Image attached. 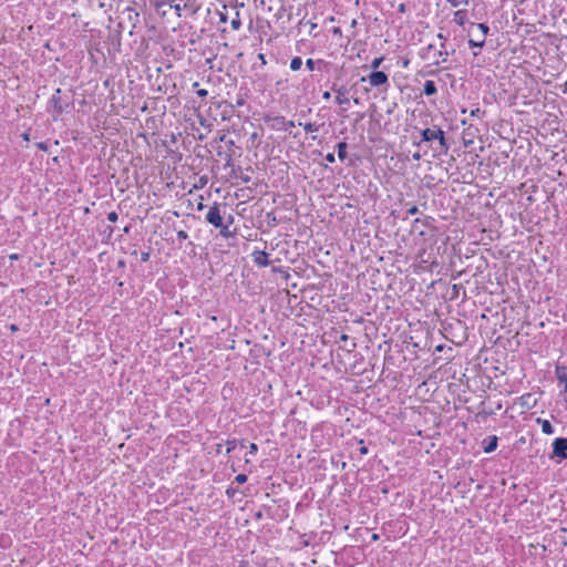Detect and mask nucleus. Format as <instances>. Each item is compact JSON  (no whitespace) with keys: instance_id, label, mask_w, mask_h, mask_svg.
Listing matches in <instances>:
<instances>
[{"instance_id":"1","label":"nucleus","mask_w":567,"mask_h":567,"mask_svg":"<svg viewBox=\"0 0 567 567\" xmlns=\"http://www.w3.org/2000/svg\"><path fill=\"white\" fill-rule=\"evenodd\" d=\"M421 141L419 143H415L416 145H420L421 142H434L437 141V147H434V151L439 154H446L450 148V144L447 143L445 138V132L441 130L437 125H433L432 127H427L424 130H421Z\"/></svg>"},{"instance_id":"2","label":"nucleus","mask_w":567,"mask_h":567,"mask_svg":"<svg viewBox=\"0 0 567 567\" xmlns=\"http://www.w3.org/2000/svg\"><path fill=\"white\" fill-rule=\"evenodd\" d=\"M361 82H369L372 87L381 89L383 92L390 87L389 76L383 71H372L367 76H362Z\"/></svg>"},{"instance_id":"3","label":"nucleus","mask_w":567,"mask_h":567,"mask_svg":"<svg viewBox=\"0 0 567 567\" xmlns=\"http://www.w3.org/2000/svg\"><path fill=\"white\" fill-rule=\"evenodd\" d=\"M206 221L213 225L215 228L221 227L224 224L221 214H220V205L215 202L208 209L206 214Z\"/></svg>"},{"instance_id":"4","label":"nucleus","mask_w":567,"mask_h":567,"mask_svg":"<svg viewBox=\"0 0 567 567\" xmlns=\"http://www.w3.org/2000/svg\"><path fill=\"white\" fill-rule=\"evenodd\" d=\"M559 457L561 460H567V439L566 437H557L553 442V453L550 458Z\"/></svg>"},{"instance_id":"5","label":"nucleus","mask_w":567,"mask_h":567,"mask_svg":"<svg viewBox=\"0 0 567 567\" xmlns=\"http://www.w3.org/2000/svg\"><path fill=\"white\" fill-rule=\"evenodd\" d=\"M254 262L258 267H267L270 264V260L268 259V254L264 250H255L252 254Z\"/></svg>"},{"instance_id":"6","label":"nucleus","mask_w":567,"mask_h":567,"mask_svg":"<svg viewBox=\"0 0 567 567\" xmlns=\"http://www.w3.org/2000/svg\"><path fill=\"white\" fill-rule=\"evenodd\" d=\"M265 121L270 123L274 130H286V118L284 116H266Z\"/></svg>"},{"instance_id":"7","label":"nucleus","mask_w":567,"mask_h":567,"mask_svg":"<svg viewBox=\"0 0 567 567\" xmlns=\"http://www.w3.org/2000/svg\"><path fill=\"white\" fill-rule=\"evenodd\" d=\"M331 89H332L333 92L337 93L336 102L339 105H343V104H348L349 103V99L346 96L347 89L344 86L337 87V85L333 84Z\"/></svg>"},{"instance_id":"8","label":"nucleus","mask_w":567,"mask_h":567,"mask_svg":"<svg viewBox=\"0 0 567 567\" xmlns=\"http://www.w3.org/2000/svg\"><path fill=\"white\" fill-rule=\"evenodd\" d=\"M60 93H61V89H58L50 100L51 104L53 105L54 111L58 114H62L65 109V106L62 103V100L60 97Z\"/></svg>"},{"instance_id":"9","label":"nucleus","mask_w":567,"mask_h":567,"mask_svg":"<svg viewBox=\"0 0 567 567\" xmlns=\"http://www.w3.org/2000/svg\"><path fill=\"white\" fill-rule=\"evenodd\" d=\"M555 375L560 383L565 384L563 393H567V367L557 364Z\"/></svg>"},{"instance_id":"10","label":"nucleus","mask_w":567,"mask_h":567,"mask_svg":"<svg viewBox=\"0 0 567 567\" xmlns=\"http://www.w3.org/2000/svg\"><path fill=\"white\" fill-rule=\"evenodd\" d=\"M126 11L130 12L128 20L132 22V30L130 31V34L132 35L138 22L140 13L134 11V9L130 7L126 9Z\"/></svg>"},{"instance_id":"11","label":"nucleus","mask_w":567,"mask_h":567,"mask_svg":"<svg viewBox=\"0 0 567 567\" xmlns=\"http://www.w3.org/2000/svg\"><path fill=\"white\" fill-rule=\"evenodd\" d=\"M423 92L427 96L436 94L437 87L435 85V82L432 80L425 81Z\"/></svg>"},{"instance_id":"12","label":"nucleus","mask_w":567,"mask_h":567,"mask_svg":"<svg viewBox=\"0 0 567 567\" xmlns=\"http://www.w3.org/2000/svg\"><path fill=\"white\" fill-rule=\"evenodd\" d=\"M537 423L542 425L543 433L548 435L554 433V426L548 420L537 419Z\"/></svg>"},{"instance_id":"13","label":"nucleus","mask_w":567,"mask_h":567,"mask_svg":"<svg viewBox=\"0 0 567 567\" xmlns=\"http://www.w3.org/2000/svg\"><path fill=\"white\" fill-rule=\"evenodd\" d=\"M347 148L348 144L344 141L339 142L337 144L338 157L341 162H343L347 158Z\"/></svg>"},{"instance_id":"14","label":"nucleus","mask_w":567,"mask_h":567,"mask_svg":"<svg viewBox=\"0 0 567 567\" xmlns=\"http://www.w3.org/2000/svg\"><path fill=\"white\" fill-rule=\"evenodd\" d=\"M454 21L463 27L465 24V21H466V10H457L455 11L454 13Z\"/></svg>"},{"instance_id":"15","label":"nucleus","mask_w":567,"mask_h":567,"mask_svg":"<svg viewBox=\"0 0 567 567\" xmlns=\"http://www.w3.org/2000/svg\"><path fill=\"white\" fill-rule=\"evenodd\" d=\"M444 48H445V43L442 42L441 43V49H444ZM437 56L441 58V60H436L434 62V65H440L441 63L446 62L447 56H449L447 50H440V51H437Z\"/></svg>"},{"instance_id":"16","label":"nucleus","mask_w":567,"mask_h":567,"mask_svg":"<svg viewBox=\"0 0 567 567\" xmlns=\"http://www.w3.org/2000/svg\"><path fill=\"white\" fill-rule=\"evenodd\" d=\"M488 440H489L488 444L486 446H484L485 453H492L497 447V436H495V435L488 436Z\"/></svg>"},{"instance_id":"17","label":"nucleus","mask_w":567,"mask_h":567,"mask_svg":"<svg viewBox=\"0 0 567 567\" xmlns=\"http://www.w3.org/2000/svg\"><path fill=\"white\" fill-rule=\"evenodd\" d=\"M233 175H234L235 177H239L244 183H249V182H250V176H248V175H244V174L241 173V167H239V166H238V167H236V168H235V167H233Z\"/></svg>"},{"instance_id":"18","label":"nucleus","mask_w":567,"mask_h":567,"mask_svg":"<svg viewBox=\"0 0 567 567\" xmlns=\"http://www.w3.org/2000/svg\"><path fill=\"white\" fill-rule=\"evenodd\" d=\"M316 64L324 65V66H326V65H328V62H326V61H323V60L315 61V60H312V59H308V60L306 61V66H307L309 70H311V71H313V70H315Z\"/></svg>"},{"instance_id":"19","label":"nucleus","mask_w":567,"mask_h":567,"mask_svg":"<svg viewBox=\"0 0 567 567\" xmlns=\"http://www.w3.org/2000/svg\"><path fill=\"white\" fill-rule=\"evenodd\" d=\"M302 66V59L300 56H295L290 61V69L292 71H298Z\"/></svg>"},{"instance_id":"20","label":"nucleus","mask_w":567,"mask_h":567,"mask_svg":"<svg viewBox=\"0 0 567 567\" xmlns=\"http://www.w3.org/2000/svg\"><path fill=\"white\" fill-rule=\"evenodd\" d=\"M485 44V39L484 37H480L478 40H473V39H470L468 40V45L470 48H478V49H482Z\"/></svg>"},{"instance_id":"21","label":"nucleus","mask_w":567,"mask_h":567,"mask_svg":"<svg viewBox=\"0 0 567 567\" xmlns=\"http://www.w3.org/2000/svg\"><path fill=\"white\" fill-rule=\"evenodd\" d=\"M219 229V235L224 238H230L234 236V231L229 230L228 225H224L221 227H217Z\"/></svg>"},{"instance_id":"22","label":"nucleus","mask_w":567,"mask_h":567,"mask_svg":"<svg viewBox=\"0 0 567 567\" xmlns=\"http://www.w3.org/2000/svg\"><path fill=\"white\" fill-rule=\"evenodd\" d=\"M299 125L303 126L305 131L308 132V133H313V132H317L319 130V125L316 124V123H306V124H302V123H299Z\"/></svg>"},{"instance_id":"23","label":"nucleus","mask_w":567,"mask_h":567,"mask_svg":"<svg viewBox=\"0 0 567 567\" xmlns=\"http://www.w3.org/2000/svg\"><path fill=\"white\" fill-rule=\"evenodd\" d=\"M383 60H384L383 56L374 58L370 64V68L372 69V71H379L378 69L380 68Z\"/></svg>"},{"instance_id":"24","label":"nucleus","mask_w":567,"mask_h":567,"mask_svg":"<svg viewBox=\"0 0 567 567\" xmlns=\"http://www.w3.org/2000/svg\"><path fill=\"white\" fill-rule=\"evenodd\" d=\"M237 442L236 440H227L226 441V453L230 454L236 449Z\"/></svg>"},{"instance_id":"25","label":"nucleus","mask_w":567,"mask_h":567,"mask_svg":"<svg viewBox=\"0 0 567 567\" xmlns=\"http://www.w3.org/2000/svg\"><path fill=\"white\" fill-rule=\"evenodd\" d=\"M477 28L481 31V37H484V39H485L487 33H488V31H489L488 25L486 23H478Z\"/></svg>"},{"instance_id":"26","label":"nucleus","mask_w":567,"mask_h":567,"mask_svg":"<svg viewBox=\"0 0 567 567\" xmlns=\"http://www.w3.org/2000/svg\"><path fill=\"white\" fill-rule=\"evenodd\" d=\"M452 7H458L461 4H467L468 0H446Z\"/></svg>"},{"instance_id":"27","label":"nucleus","mask_w":567,"mask_h":567,"mask_svg":"<svg viewBox=\"0 0 567 567\" xmlns=\"http://www.w3.org/2000/svg\"><path fill=\"white\" fill-rule=\"evenodd\" d=\"M176 236L179 241L186 240L188 238V235L185 230H178Z\"/></svg>"},{"instance_id":"28","label":"nucleus","mask_w":567,"mask_h":567,"mask_svg":"<svg viewBox=\"0 0 567 567\" xmlns=\"http://www.w3.org/2000/svg\"><path fill=\"white\" fill-rule=\"evenodd\" d=\"M107 219H109L111 223H115V221H117V219H118V215H117V213H116V212H110V213L107 214Z\"/></svg>"},{"instance_id":"29","label":"nucleus","mask_w":567,"mask_h":567,"mask_svg":"<svg viewBox=\"0 0 567 567\" xmlns=\"http://www.w3.org/2000/svg\"><path fill=\"white\" fill-rule=\"evenodd\" d=\"M235 481L238 483V484H244L247 482V475L246 474H238L236 477H235Z\"/></svg>"},{"instance_id":"30","label":"nucleus","mask_w":567,"mask_h":567,"mask_svg":"<svg viewBox=\"0 0 567 567\" xmlns=\"http://www.w3.org/2000/svg\"><path fill=\"white\" fill-rule=\"evenodd\" d=\"M236 14L238 16V12ZM240 25H241V22L238 17L231 21V28L234 30H238L240 28Z\"/></svg>"},{"instance_id":"31","label":"nucleus","mask_w":567,"mask_h":567,"mask_svg":"<svg viewBox=\"0 0 567 567\" xmlns=\"http://www.w3.org/2000/svg\"><path fill=\"white\" fill-rule=\"evenodd\" d=\"M248 449H249L248 453L251 454V455L256 454L257 451H258V446H257L256 443H250Z\"/></svg>"},{"instance_id":"32","label":"nucleus","mask_w":567,"mask_h":567,"mask_svg":"<svg viewBox=\"0 0 567 567\" xmlns=\"http://www.w3.org/2000/svg\"><path fill=\"white\" fill-rule=\"evenodd\" d=\"M150 257H151V254H150L148 251H142V254H141V260H142L143 262L148 261V260H150Z\"/></svg>"},{"instance_id":"33","label":"nucleus","mask_w":567,"mask_h":567,"mask_svg":"<svg viewBox=\"0 0 567 567\" xmlns=\"http://www.w3.org/2000/svg\"><path fill=\"white\" fill-rule=\"evenodd\" d=\"M35 145H37V147H38L39 150H41V151H44V152H47V151H48V144H47L45 142H39V143H37Z\"/></svg>"},{"instance_id":"34","label":"nucleus","mask_w":567,"mask_h":567,"mask_svg":"<svg viewBox=\"0 0 567 567\" xmlns=\"http://www.w3.org/2000/svg\"><path fill=\"white\" fill-rule=\"evenodd\" d=\"M326 161H327L328 163H331V164H332V163H334V162H336V156H334V154H333V153H328V154L326 155Z\"/></svg>"},{"instance_id":"35","label":"nucleus","mask_w":567,"mask_h":567,"mask_svg":"<svg viewBox=\"0 0 567 567\" xmlns=\"http://www.w3.org/2000/svg\"><path fill=\"white\" fill-rule=\"evenodd\" d=\"M485 112L481 111L480 107H476L471 111V116H480L481 114H484Z\"/></svg>"},{"instance_id":"36","label":"nucleus","mask_w":567,"mask_h":567,"mask_svg":"<svg viewBox=\"0 0 567 567\" xmlns=\"http://www.w3.org/2000/svg\"><path fill=\"white\" fill-rule=\"evenodd\" d=\"M197 95L199 97H206L208 95V91L205 89H199V90H197Z\"/></svg>"},{"instance_id":"37","label":"nucleus","mask_w":567,"mask_h":567,"mask_svg":"<svg viewBox=\"0 0 567 567\" xmlns=\"http://www.w3.org/2000/svg\"><path fill=\"white\" fill-rule=\"evenodd\" d=\"M417 213H419V208H417V206H415V205H413L412 207H410V208L408 209V214H409V215H415V214H417Z\"/></svg>"},{"instance_id":"38","label":"nucleus","mask_w":567,"mask_h":567,"mask_svg":"<svg viewBox=\"0 0 567 567\" xmlns=\"http://www.w3.org/2000/svg\"><path fill=\"white\" fill-rule=\"evenodd\" d=\"M399 12L404 13L406 11V4L400 3L398 7Z\"/></svg>"},{"instance_id":"39","label":"nucleus","mask_w":567,"mask_h":567,"mask_svg":"<svg viewBox=\"0 0 567 567\" xmlns=\"http://www.w3.org/2000/svg\"><path fill=\"white\" fill-rule=\"evenodd\" d=\"M359 452L360 454L362 455H367L369 453V450L367 446L362 445L360 449H359Z\"/></svg>"},{"instance_id":"40","label":"nucleus","mask_w":567,"mask_h":567,"mask_svg":"<svg viewBox=\"0 0 567 567\" xmlns=\"http://www.w3.org/2000/svg\"><path fill=\"white\" fill-rule=\"evenodd\" d=\"M245 104V99L244 97H238L237 101H236V106H243Z\"/></svg>"},{"instance_id":"41","label":"nucleus","mask_w":567,"mask_h":567,"mask_svg":"<svg viewBox=\"0 0 567 567\" xmlns=\"http://www.w3.org/2000/svg\"><path fill=\"white\" fill-rule=\"evenodd\" d=\"M230 166H233V159H231V155H228L225 167H230Z\"/></svg>"},{"instance_id":"42","label":"nucleus","mask_w":567,"mask_h":567,"mask_svg":"<svg viewBox=\"0 0 567 567\" xmlns=\"http://www.w3.org/2000/svg\"><path fill=\"white\" fill-rule=\"evenodd\" d=\"M171 7L174 8V10L177 12L178 16H181L182 8L179 4H175V6L171 4Z\"/></svg>"},{"instance_id":"43","label":"nucleus","mask_w":567,"mask_h":567,"mask_svg":"<svg viewBox=\"0 0 567 567\" xmlns=\"http://www.w3.org/2000/svg\"><path fill=\"white\" fill-rule=\"evenodd\" d=\"M322 97H323L324 100H327V101H328V100H330V97H331L330 92H329V91L323 92Z\"/></svg>"},{"instance_id":"44","label":"nucleus","mask_w":567,"mask_h":567,"mask_svg":"<svg viewBox=\"0 0 567 567\" xmlns=\"http://www.w3.org/2000/svg\"><path fill=\"white\" fill-rule=\"evenodd\" d=\"M295 126V122L293 121H287L286 120V130L289 128V127H293Z\"/></svg>"},{"instance_id":"45","label":"nucleus","mask_w":567,"mask_h":567,"mask_svg":"<svg viewBox=\"0 0 567 567\" xmlns=\"http://www.w3.org/2000/svg\"><path fill=\"white\" fill-rule=\"evenodd\" d=\"M258 59L262 62V64H266V58H265V54L260 53L258 54Z\"/></svg>"},{"instance_id":"46","label":"nucleus","mask_w":567,"mask_h":567,"mask_svg":"<svg viewBox=\"0 0 567 567\" xmlns=\"http://www.w3.org/2000/svg\"><path fill=\"white\" fill-rule=\"evenodd\" d=\"M348 339H349L348 334H341L340 336V341L346 342V341H348Z\"/></svg>"},{"instance_id":"47","label":"nucleus","mask_w":567,"mask_h":567,"mask_svg":"<svg viewBox=\"0 0 567 567\" xmlns=\"http://www.w3.org/2000/svg\"><path fill=\"white\" fill-rule=\"evenodd\" d=\"M22 137H23L24 141H29L30 140L29 133H23Z\"/></svg>"},{"instance_id":"48","label":"nucleus","mask_w":567,"mask_h":567,"mask_svg":"<svg viewBox=\"0 0 567 567\" xmlns=\"http://www.w3.org/2000/svg\"><path fill=\"white\" fill-rule=\"evenodd\" d=\"M421 158V155L419 153L413 154V159L419 161Z\"/></svg>"},{"instance_id":"49","label":"nucleus","mask_w":567,"mask_h":567,"mask_svg":"<svg viewBox=\"0 0 567 567\" xmlns=\"http://www.w3.org/2000/svg\"><path fill=\"white\" fill-rule=\"evenodd\" d=\"M453 292H454V295H457V293H458L457 285H453Z\"/></svg>"},{"instance_id":"50","label":"nucleus","mask_w":567,"mask_h":567,"mask_svg":"<svg viewBox=\"0 0 567 567\" xmlns=\"http://www.w3.org/2000/svg\"><path fill=\"white\" fill-rule=\"evenodd\" d=\"M234 493H235V489H233L231 487H229V488L227 489V494H228V495H231V494H234Z\"/></svg>"},{"instance_id":"51","label":"nucleus","mask_w":567,"mask_h":567,"mask_svg":"<svg viewBox=\"0 0 567 567\" xmlns=\"http://www.w3.org/2000/svg\"><path fill=\"white\" fill-rule=\"evenodd\" d=\"M437 38H439V39H441V40H443V42H444V41H445V39H446L442 33H439V34H437Z\"/></svg>"},{"instance_id":"52","label":"nucleus","mask_w":567,"mask_h":567,"mask_svg":"<svg viewBox=\"0 0 567 567\" xmlns=\"http://www.w3.org/2000/svg\"><path fill=\"white\" fill-rule=\"evenodd\" d=\"M227 144H228L229 146H234V145H235V143H234V141H233V140H229V141L227 142Z\"/></svg>"},{"instance_id":"53","label":"nucleus","mask_w":567,"mask_h":567,"mask_svg":"<svg viewBox=\"0 0 567 567\" xmlns=\"http://www.w3.org/2000/svg\"><path fill=\"white\" fill-rule=\"evenodd\" d=\"M130 228H131L130 226H126V227L123 229V231H124L125 234H127V233L130 231Z\"/></svg>"},{"instance_id":"54","label":"nucleus","mask_w":567,"mask_h":567,"mask_svg":"<svg viewBox=\"0 0 567 567\" xmlns=\"http://www.w3.org/2000/svg\"><path fill=\"white\" fill-rule=\"evenodd\" d=\"M197 208H198V210H200V209H203V208H204V205L200 203V204H198V207H197Z\"/></svg>"},{"instance_id":"55","label":"nucleus","mask_w":567,"mask_h":567,"mask_svg":"<svg viewBox=\"0 0 567 567\" xmlns=\"http://www.w3.org/2000/svg\"><path fill=\"white\" fill-rule=\"evenodd\" d=\"M378 538H379V536H378L377 534H373V535H372V539H374V540H375V539H378Z\"/></svg>"},{"instance_id":"56","label":"nucleus","mask_w":567,"mask_h":567,"mask_svg":"<svg viewBox=\"0 0 567 567\" xmlns=\"http://www.w3.org/2000/svg\"><path fill=\"white\" fill-rule=\"evenodd\" d=\"M454 52H455V50H454V49H453L452 51H451V50H447L449 55H450V54H453Z\"/></svg>"},{"instance_id":"57","label":"nucleus","mask_w":567,"mask_h":567,"mask_svg":"<svg viewBox=\"0 0 567 567\" xmlns=\"http://www.w3.org/2000/svg\"><path fill=\"white\" fill-rule=\"evenodd\" d=\"M198 85H199V84H198V82H195V83L193 84L194 89H197V86H198Z\"/></svg>"},{"instance_id":"58","label":"nucleus","mask_w":567,"mask_h":567,"mask_svg":"<svg viewBox=\"0 0 567 567\" xmlns=\"http://www.w3.org/2000/svg\"><path fill=\"white\" fill-rule=\"evenodd\" d=\"M233 220H234V217L230 215V216H229V224H231V223H233Z\"/></svg>"},{"instance_id":"59","label":"nucleus","mask_w":567,"mask_h":567,"mask_svg":"<svg viewBox=\"0 0 567 567\" xmlns=\"http://www.w3.org/2000/svg\"><path fill=\"white\" fill-rule=\"evenodd\" d=\"M220 20H221L223 22H226V18H225L223 14H221Z\"/></svg>"},{"instance_id":"60","label":"nucleus","mask_w":567,"mask_h":567,"mask_svg":"<svg viewBox=\"0 0 567 567\" xmlns=\"http://www.w3.org/2000/svg\"><path fill=\"white\" fill-rule=\"evenodd\" d=\"M432 49H433V44H429L427 50H432Z\"/></svg>"},{"instance_id":"61","label":"nucleus","mask_w":567,"mask_h":567,"mask_svg":"<svg viewBox=\"0 0 567 567\" xmlns=\"http://www.w3.org/2000/svg\"><path fill=\"white\" fill-rule=\"evenodd\" d=\"M353 101H354L355 104H359V99L358 97L353 99Z\"/></svg>"},{"instance_id":"62","label":"nucleus","mask_w":567,"mask_h":567,"mask_svg":"<svg viewBox=\"0 0 567 567\" xmlns=\"http://www.w3.org/2000/svg\"><path fill=\"white\" fill-rule=\"evenodd\" d=\"M225 137H226L225 135H221L219 140H220V141H224V140H225Z\"/></svg>"},{"instance_id":"63","label":"nucleus","mask_w":567,"mask_h":567,"mask_svg":"<svg viewBox=\"0 0 567 567\" xmlns=\"http://www.w3.org/2000/svg\"><path fill=\"white\" fill-rule=\"evenodd\" d=\"M12 330H17V327L14 324L11 326Z\"/></svg>"}]
</instances>
